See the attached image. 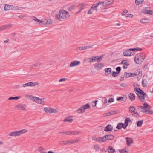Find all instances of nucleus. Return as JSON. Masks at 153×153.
I'll return each instance as SVG.
<instances>
[{
	"mask_svg": "<svg viewBox=\"0 0 153 153\" xmlns=\"http://www.w3.org/2000/svg\"><path fill=\"white\" fill-rule=\"evenodd\" d=\"M134 91L139 98V100L142 102H145L146 101L145 98L147 96L146 94L142 90L139 88H135Z\"/></svg>",
	"mask_w": 153,
	"mask_h": 153,
	"instance_id": "nucleus-1",
	"label": "nucleus"
},
{
	"mask_svg": "<svg viewBox=\"0 0 153 153\" xmlns=\"http://www.w3.org/2000/svg\"><path fill=\"white\" fill-rule=\"evenodd\" d=\"M55 17L57 19L60 21L61 19H65L68 18L70 17V15L68 12L62 10L59 11L58 15H56Z\"/></svg>",
	"mask_w": 153,
	"mask_h": 153,
	"instance_id": "nucleus-2",
	"label": "nucleus"
},
{
	"mask_svg": "<svg viewBox=\"0 0 153 153\" xmlns=\"http://www.w3.org/2000/svg\"><path fill=\"white\" fill-rule=\"evenodd\" d=\"M145 58L144 53H139L137 54L134 57V61L137 64H140Z\"/></svg>",
	"mask_w": 153,
	"mask_h": 153,
	"instance_id": "nucleus-3",
	"label": "nucleus"
},
{
	"mask_svg": "<svg viewBox=\"0 0 153 153\" xmlns=\"http://www.w3.org/2000/svg\"><path fill=\"white\" fill-rule=\"evenodd\" d=\"M142 49L139 48H131L124 51L123 53L125 56H128L133 55L134 53L131 51L134 52L141 51Z\"/></svg>",
	"mask_w": 153,
	"mask_h": 153,
	"instance_id": "nucleus-4",
	"label": "nucleus"
},
{
	"mask_svg": "<svg viewBox=\"0 0 153 153\" xmlns=\"http://www.w3.org/2000/svg\"><path fill=\"white\" fill-rule=\"evenodd\" d=\"M27 131V130L25 129L19 130L18 131H13L9 133V135L10 136L16 137L19 136L23 133Z\"/></svg>",
	"mask_w": 153,
	"mask_h": 153,
	"instance_id": "nucleus-5",
	"label": "nucleus"
},
{
	"mask_svg": "<svg viewBox=\"0 0 153 153\" xmlns=\"http://www.w3.org/2000/svg\"><path fill=\"white\" fill-rule=\"evenodd\" d=\"M43 110L45 112L49 114L52 113H57L59 112L58 110L57 109L49 107L44 108Z\"/></svg>",
	"mask_w": 153,
	"mask_h": 153,
	"instance_id": "nucleus-6",
	"label": "nucleus"
},
{
	"mask_svg": "<svg viewBox=\"0 0 153 153\" xmlns=\"http://www.w3.org/2000/svg\"><path fill=\"white\" fill-rule=\"evenodd\" d=\"M45 99L46 98H40L36 97L34 102L38 104L44 105L45 104Z\"/></svg>",
	"mask_w": 153,
	"mask_h": 153,
	"instance_id": "nucleus-7",
	"label": "nucleus"
},
{
	"mask_svg": "<svg viewBox=\"0 0 153 153\" xmlns=\"http://www.w3.org/2000/svg\"><path fill=\"white\" fill-rule=\"evenodd\" d=\"M135 109L136 108L135 107L130 106L129 108V111L132 115L137 117L139 116V114L137 112L135 111Z\"/></svg>",
	"mask_w": 153,
	"mask_h": 153,
	"instance_id": "nucleus-8",
	"label": "nucleus"
},
{
	"mask_svg": "<svg viewBox=\"0 0 153 153\" xmlns=\"http://www.w3.org/2000/svg\"><path fill=\"white\" fill-rule=\"evenodd\" d=\"M39 84L38 82H36L34 83L32 82H28L26 83L23 84L22 85V87L23 88H25L27 86L33 87Z\"/></svg>",
	"mask_w": 153,
	"mask_h": 153,
	"instance_id": "nucleus-9",
	"label": "nucleus"
},
{
	"mask_svg": "<svg viewBox=\"0 0 153 153\" xmlns=\"http://www.w3.org/2000/svg\"><path fill=\"white\" fill-rule=\"evenodd\" d=\"M80 64V62L79 61H74L71 62L69 64L70 67L71 68L79 65Z\"/></svg>",
	"mask_w": 153,
	"mask_h": 153,
	"instance_id": "nucleus-10",
	"label": "nucleus"
},
{
	"mask_svg": "<svg viewBox=\"0 0 153 153\" xmlns=\"http://www.w3.org/2000/svg\"><path fill=\"white\" fill-rule=\"evenodd\" d=\"M80 140L78 139H76L74 140H73L71 141H62L61 143H79Z\"/></svg>",
	"mask_w": 153,
	"mask_h": 153,
	"instance_id": "nucleus-11",
	"label": "nucleus"
},
{
	"mask_svg": "<svg viewBox=\"0 0 153 153\" xmlns=\"http://www.w3.org/2000/svg\"><path fill=\"white\" fill-rule=\"evenodd\" d=\"M104 66L103 63H102L99 64H95L94 66V68L95 69L97 70H100Z\"/></svg>",
	"mask_w": 153,
	"mask_h": 153,
	"instance_id": "nucleus-12",
	"label": "nucleus"
},
{
	"mask_svg": "<svg viewBox=\"0 0 153 153\" xmlns=\"http://www.w3.org/2000/svg\"><path fill=\"white\" fill-rule=\"evenodd\" d=\"M53 22V20L50 19H45L42 21V23L40 24V25H50Z\"/></svg>",
	"mask_w": 153,
	"mask_h": 153,
	"instance_id": "nucleus-13",
	"label": "nucleus"
},
{
	"mask_svg": "<svg viewBox=\"0 0 153 153\" xmlns=\"http://www.w3.org/2000/svg\"><path fill=\"white\" fill-rule=\"evenodd\" d=\"M102 57V56H101L100 57L97 56H93L91 57L90 58L91 59V62L95 61H97V62H99L101 61Z\"/></svg>",
	"mask_w": 153,
	"mask_h": 153,
	"instance_id": "nucleus-14",
	"label": "nucleus"
},
{
	"mask_svg": "<svg viewBox=\"0 0 153 153\" xmlns=\"http://www.w3.org/2000/svg\"><path fill=\"white\" fill-rule=\"evenodd\" d=\"M114 2V0H111L109 1H105L104 2L103 8H106L107 6L109 5L112 4Z\"/></svg>",
	"mask_w": 153,
	"mask_h": 153,
	"instance_id": "nucleus-15",
	"label": "nucleus"
},
{
	"mask_svg": "<svg viewBox=\"0 0 153 153\" xmlns=\"http://www.w3.org/2000/svg\"><path fill=\"white\" fill-rule=\"evenodd\" d=\"M73 117L72 116H68L64 119L63 121L64 122H68L71 123L73 121Z\"/></svg>",
	"mask_w": 153,
	"mask_h": 153,
	"instance_id": "nucleus-16",
	"label": "nucleus"
},
{
	"mask_svg": "<svg viewBox=\"0 0 153 153\" xmlns=\"http://www.w3.org/2000/svg\"><path fill=\"white\" fill-rule=\"evenodd\" d=\"M25 104H18L15 106V107L19 110H23L25 109Z\"/></svg>",
	"mask_w": 153,
	"mask_h": 153,
	"instance_id": "nucleus-17",
	"label": "nucleus"
},
{
	"mask_svg": "<svg viewBox=\"0 0 153 153\" xmlns=\"http://www.w3.org/2000/svg\"><path fill=\"white\" fill-rule=\"evenodd\" d=\"M112 129V126L111 125H108L105 128L104 131H111Z\"/></svg>",
	"mask_w": 153,
	"mask_h": 153,
	"instance_id": "nucleus-18",
	"label": "nucleus"
},
{
	"mask_svg": "<svg viewBox=\"0 0 153 153\" xmlns=\"http://www.w3.org/2000/svg\"><path fill=\"white\" fill-rule=\"evenodd\" d=\"M125 125L124 124L122 123H119L116 126V128L118 129H121L123 128L124 129H125L126 128H124Z\"/></svg>",
	"mask_w": 153,
	"mask_h": 153,
	"instance_id": "nucleus-19",
	"label": "nucleus"
},
{
	"mask_svg": "<svg viewBox=\"0 0 153 153\" xmlns=\"http://www.w3.org/2000/svg\"><path fill=\"white\" fill-rule=\"evenodd\" d=\"M128 97L131 101H133L135 99V95L134 93H131L129 94Z\"/></svg>",
	"mask_w": 153,
	"mask_h": 153,
	"instance_id": "nucleus-20",
	"label": "nucleus"
},
{
	"mask_svg": "<svg viewBox=\"0 0 153 153\" xmlns=\"http://www.w3.org/2000/svg\"><path fill=\"white\" fill-rule=\"evenodd\" d=\"M36 97L31 95L26 94L25 95L26 98L28 99L32 100L34 101Z\"/></svg>",
	"mask_w": 153,
	"mask_h": 153,
	"instance_id": "nucleus-21",
	"label": "nucleus"
},
{
	"mask_svg": "<svg viewBox=\"0 0 153 153\" xmlns=\"http://www.w3.org/2000/svg\"><path fill=\"white\" fill-rule=\"evenodd\" d=\"M125 121L124 124L125 125L124 128H126L128 125V123L129 122H131V121L129 118H126L125 119Z\"/></svg>",
	"mask_w": 153,
	"mask_h": 153,
	"instance_id": "nucleus-22",
	"label": "nucleus"
},
{
	"mask_svg": "<svg viewBox=\"0 0 153 153\" xmlns=\"http://www.w3.org/2000/svg\"><path fill=\"white\" fill-rule=\"evenodd\" d=\"M105 74L106 75H108L110 74L111 71V68H107L105 69Z\"/></svg>",
	"mask_w": 153,
	"mask_h": 153,
	"instance_id": "nucleus-23",
	"label": "nucleus"
},
{
	"mask_svg": "<svg viewBox=\"0 0 153 153\" xmlns=\"http://www.w3.org/2000/svg\"><path fill=\"white\" fill-rule=\"evenodd\" d=\"M107 150L109 153H114L115 152V149L111 146H109L107 149Z\"/></svg>",
	"mask_w": 153,
	"mask_h": 153,
	"instance_id": "nucleus-24",
	"label": "nucleus"
},
{
	"mask_svg": "<svg viewBox=\"0 0 153 153\" xmlns=\"http://www.w3.org/2000/svg\"><path fill=\"white\" fill-rule=\"evenodd\" d=\"M136 73H137V79L138 80H139L140 79V77H141L142 75V73L141 71H140L139 70H138L136 71Z\"/></svg>",
	"mask_w": 153,
	"mask_h": 153,
	"instance_id": "nucleus-25",
	"label": "nucleus"
},
{
	"mask_svg": "<svg viewBox=\"0 0 153 153\" xmlns=\"http://www.w3.org/2000/svg\"><path fill=\"white\" fill-rule=\"evenodd\" d=\"M142 12L145 14H148L150 15H152L153 12L152 10H143Z\"/></svg>",
	"mask_w": 153,
	"mask_h": 153,
	"instance_id": "nucleus-26",
	"label": "nucleus"
},
{
	"mask_svg": "<svg viewBox=\"0 0 153 153\" xmlns=\"http://www.w3.org/2000/svg\"><path fill=\"white\" fill-rule=\"evenodd\" d=\"M77 113L78 114H80L84 113L85 112V110L82 106L81 107L79 108L76 111Z\"/></svg>",
	"mask_w": 153,
	"mask_h": 153,
	"instance_id": "nucleus-27",
	"label": "nucleus"
},
{
	"mask_svg": "<svg viewBox=\"0 0 153 153\" xmlns=\"http://www.w3.org/2000/svg\"><path fill=\"white\" fill-rule=\"evenodd\" d=\"M147 82L146 79H143L142 81V84L143 87H146L147 85Z\"/></svg>",
	"mask_w": 153,
	"mask_h": 153,
	"instance_id": "nucleus-28",
	"label": "nucleus"
},
{
	"mask_svg": "<svg viewBox=\"0 0 153 153\" xmlns=\"http://www.w3.org/2000/svg\"><path fill=\"white\" fill-rule=\"evenodd\" d=\"M118 150L120 153H128V151L126 148L119 149Z\"/></svg>",
	"mask_w": 153,
	"mask_h": 153,
	"instance_id": "nucleus-29",
	"label": "nucleus"
},
{
	"mask_svg": "<svg viewBox=\"0 0 153 153\" xmlns=\"http://www.w3.org/2000/svg\"><path fill=\"white\" fill-rule=\"evenodd\" d=\"M32 19L33 20H34L36 22H39V24H42V21H40L38 19H37L36 17H35L34 16H32Z\"/></svg>",
	"mask_w": 153,
	"mask_h": 153,
	"instance_id": "nucleus-30",
	"label": "nucleus"
},
{
	"mask_svg": "<svg viewBox=\"0 0 153 153\" xmlns=\"http://www.w3.org/2000/svg\"><path fill=\"white\" fill-rule=\"evenodd\" d=\"M125 139L126 140L127 143H131L133 142V140L131 138L126 137Z\"/></svg>",
	"mask_w": 153,
	"mask_h": 153,
	"instance_id": "nucleus-31",
	"label": "nucleus"
},
{
	"mask_svg": "<svg viewBox=\"0 0 153 153\" xmlns=\"http://www.w3.org/2000/svg\"><path fill=\"white\" fill-rule=\"evenodd\" d=\"M138 109L140 111L144 113L143 111H145V109L144 107L142 106H138L137 107Z\"/></svg>",
	"mask_w": 153,
	"mask_h": 153,
	"instance_id": "nucleus-32",
	"label": "nucleus"
},
{
	"mask_svg": "<svg viewBox=\"0 0 153 153\" xmlns=\"http://www.w3.org/2000/svg\"><path fill=\"white\" fill-rule=\"evenodd\" d=\"M124 75L125 77L128 78L132 76V73L125 72L124 73Z\"/></svg>",
	"mask_w": 153,
	"mask_h": 153,
	"instance_id": "nucleus-33",
	"label": "nucleus"
},
{
	"mask_svg": "<svg viewBox=\"0 0 153 153\" xmlns=\"http://www.w3.org/2000/svg\"><path fill=\"white\" fill-rule=\"evenodd\" d=\"M144 0H135V3L137 5H139L141 4Z\"/></svg>",
	"mask_w": 153,
	"mask_h": 153,
	"instance_id": "nucleus-34",
	"label": "nucleus"
},
{
	"mask_svg": "<svg viewBox=\"0 0 153 153\" xmlns=\"http://www.w3.org/2000/svg\"><path fill=\"white\" fill-rule=\"evenodd\" d=\"M100 4H102L103 6V7L104 2L99 1L98 3H96L95 4H94V7H97Z\"/></svg>",
	"mask_w": 153,
	"mask_h": 153,
	"instance_id": "nucleus-35",
	"label": "nucleus"
},
{
	"mask_svg": "<svg viewBox=\"0 0 153 153\" xmlns=\"http://www.w3.org/2000/svg\"><path fill=\"white\" fill-rule=\"evenodd\" d=\"M92 139L93 140L95 141H96V142H97L101 143V142H100L101 139H100V137H99L98 138H96L95 137H93L92 138Z\"/></svg>",
	"mask_w": 153,
	"mask_h": 153,
	"instance_id": "nucleus-36",
	"label": "nucleus"
},
{
	"mask_svg": "<svg viewBox=\"0 0 153 153\" xmlns=\"http://www.w3.org/2000/svg\"><path fill=\"white\" fill-rule=\"evenodd\" d=\"M108 137V136H105L102 138L100 137V142H104L106 141V140H108L107 139V137Z\"/></svg>",
	"mask_w": 153,
	"mask_h": 153,
	"instance_id": "nucleus-37",
	"label": "nucleus"
},
{
	"mask_svg": "<svg viewBox=\"0 0 153 153\" xmlns=\"http://www.w3.org/2000/svg\"><path fill=\"white\" fill-rule=\"evenodd\" d=\"M143 112L149 114H153V111L150 110H147L146 109L144 111H143Z\"/></svg>",
	"mask_w": 153,
	"mask_h": 153,
	"instance_id": "nucleus-38",
	"label": "nucleus"
},
{
	"mask_svg": "<svg viewBox=\"0 0 153 153\" xmlns=\"http://www.w3.org/2000/svg\"><path fill=\"white\" fill-rule=\"evenodd\" d=\"M143 105V107H144L145 110L146 109V108L149 109L150 108V107L149 106V105L146 102L144 103Z\"/></svg>",
	"mask_w": 153,
	"mask_h": 153,
	"instance_id": "nucleus-39",
	"label": "nucleus"
},
{
	"mask_svg": "<svg viewBox=\"0 0 153 153\" xmlns=\"http://www.w3.org/2000/svg\"><path fill=\"white\" fill-rule=\"evenodd\" d=\"M149 20L146 18H144L140 20V22L142 23H145L148 22Z\"/></svg>",
	"mask_w": 153,
	"mask_h": 153,
	"instance_id": "nucleus-40",
	"label": "nucleus"
},
{
	"mask_svg": "<svg viewBox=\"0 0 153 153\" xmlns=\"http://www.w3.org/2000/svg\"><path fill=\"white\" fill-rule=\"evenodd\" d=\"M13 25L11 24H8L4 25L6 30L10 28Z\"/></svg>",
	"mask_w": 153,
	"mask_h": 153,
	"instance_id": "nucleus-41",
	"label": "nucleus"
},
{
	"mask_svg": "<svg viewBox=\"0 0 153 153\" xmlns=\"http://www.w3.org/2000/svg\"><path fill=\"white\" fill-rule=\"evenodd\" d=\"M81 133V132L80 131H71V135H74V134H79Z\"/></svg>",
	"mask_w": 153,
	"mask_h": 153,
	"instance_id": "nucleus-42",
	"label": "nucleus"
},
{
	"mask_svg": "<svg viewBox=\"0 0 153 153\" xmlns=\"http://www.w3.org/2000/svg\"><path fill=\"white\" fill-rule=\"evenodd\" d=\"M84 110L85 111V110L89 108V105L88 104H86L85 105H83L82 106Z\"/></svg>",
	"mask_w": 153,
	"mask_h": 153,
	"instance_id": "nucleus-43",
	"label": "nucleus"
},
{
	"mask_svg": "<svg viewBox=\"0 0 153 153\" xmlns=\"http://www.w3.org/2000/svg\"><path fill=\"white\" fill-rule=\"evenodd\" d=\"M21 97H20L16 96L13 97H10L8 98V99L9 100H17L19 99Z\"/></svg>",
	"mask_w": 153,
	"mask_h": 153,
	"instance_id": "nucleus-44",
	"label": "nucleus"
},
{
	"mask_svg": "<svg viewBox=\"0 0 153 153\" xmlns=\"http://www.w3.org/2000/svg\"><path fill=\"white\" fill-rule=\"evenodd\" d=\"M143 121V120H140L137 122V125L138 127H140L141 126Z\"/></svg>",
	"mask_w": 153,
	"mask_h": 153,
	"instance_id": "nucleus-45",
	"label": "nucleus"
},
{
	"mask_svg": "<svg viewBox=\"0 0 153 153\" xmlns=\"http://www.w3.org/2000/svg\"><path fill=\"white\" fill-rule=\"evenodd\" d=\"M106 136H108V137H107L108 140H111L114 138V136L111 134L107 135H106Z\"/></svg>",
	"mask_w": 153,
	"mask_h": 153,
	"instance_id": "nucleus-46",
	"label": "nucleus"
},
{
	"mask_svg": "<svg viewBox=\"0 0 153 153\" xmlns=\"http://www.w3.org/2000/svg\"><path fill=\"white\" fill-rule=\"evenodd\" d=\"M10 5L5 4L4 7V10H8L10 9Z\"/></svg>",
	"mask_w": 153,
	"mask_h": 153,
	"instance_id": "nucleus-47",
	"label": "nucleus"
},
{
	"mask_svg": "<svg viewBox=\"0 0 153 153\" xmlns=\"http://www.w3.org/2000/svg\"><path fill=\"white\" fill-rule=\"evenodd\" d=\"M59 133L64 134H66L67 135H71V132H67L65 131L64 132H60Z\"/></svg>",
	"mask_w": 153,
	"mask_h": 153,
	"instance_id": "nucleus-48",
	"label": "nucleus"
},
{
	"mask_svg": "<svg viewBox=\"0 0 153 153\" xmlns=\"http://www.w3.org/2000/svg\"><path fill=\"white\" fill-rule=\"evenodd\" d=\"M84 61H85L86 62L88 63L92 62L91 59L90 58L86 59L84 60Z\"/></svg>",
	"mask_w": 153,
	"mask_h": 153,
	"instance_id": "nucleus-49",
	"label": "nucleus"
},
{
	"mask_svg": "<svg viewBox=\"0 0 153 153\" xmlns=\"http://www.w3.org/2000/svg\"><path fill=\"white\" fill-rule=\"evenodd\" d=\"M125 16L126 17L132 18L134 16L132 14H128L126 15Z\"/></svg>",
	"mask_w": 153,
	"mask_h": 153,
	"instance_id": "nucleus-50",
	"label": "nucleus"
},
{
	"mask_svg": "<svg viewBox=\"0 0 153 153\" xmlns=\"http://www.w3.org/2000/svg\"><path fill=\"white\" fill-rule=\"evenodd\" d=\"M38 150L40 152H42L44 151V149L42 146H40L38 148Z\"/></svg>",
	"mask_w": 153,
	"mask_h": 153,
	"instance_id": "nucleus-51",
	"label": "nucleus"
},
{
	"mask_svg": "<svg viewBox=\"0 0 153 153\" xmlns=\"http://www.w3.org/2000/svg\"><path fill=\"white\" fill-rule=\"evenodd\" d=\"M116 70L118 74H119L121 71V68L120 67H117L116 68Z\"/></svg>",
	"mask_w": 153,
	"mask_h": 153,
	"instance_id": "nucleus-52",
	"label": "nucleus"
},
{
	"mask_svg": "<svg viewBox=\"0 0 153 153\" xmlns=\"http://www.w3.org/2000/svg\"><path fill=\"white\" fill-rule=\"evenodd\" d=\"M94 149H95L96 151L98 150L99 149V147L98 145L96 144L94 146Z\"/></svg>",
	"mask_w": 153,
	"mask_h": 153,
	"instance_id": "nucleus-53",
	"label": "nucleus"
},
{
	"mask_svg": "<svg viewBox=\"0 0 153 153\" xmlns=\"http://www.w3.org/2000/svg\"><path fill=\"white\" fill-rule=\"evenodd\" d=\"M121 63L124 65L129 64L127 62L126 60H124L121 62Z\"/></svg>",
	"mask_w": 153,
	"mask_h": 153,
	"instance_id": "nucleus-54",
	"label": "nucleus"
},
{
	"mask_svg": "<svg viewBox=\"0 0 153 153\" xmlns=\"http://www.w3.org/2000/svg\"><path fill=\"white\" fill-rule=\"evenodd\" d=\"M6 30L4 25L1 26L0 27V31H2L3 30Z\"/></svg>",
	"mask_w": 153,
	"mask_h": 153,
	"instance_id": "nucleus-55",
	"label": "nucleus"
},
{
	"mask_svg": "<svg viewBox=\"0 0 153 153\" xmlns=\"http://www.w3.org/2000/svg\"><path fill=\"white\" fill-rule=\"evenodd\" d=\"M114 98H110L108 100V102L109 103H111L113 102Z\"/></svg>",
	"mask_w": 153,
	"mask_h": 153,
	"instance_id": "nucleus-56",
	"label": "nucleus"
},
{
	"mask_svg": "<svg viewBox=\"0 0 153 153\" xmlns=\"http://www.w3.org/2000/svg\"><path fill=\"white\" fill-rule=\"evenodd\" d=\"M92 47V45L85 46H84V49H88L91 48Z\"/></svg>",
	"mask_w": 153,
	"mask_h": 153,
	"instance_id": "nucleus-57",
	"label": "nucleus"
},
{
	"mask_svg": "<svg viewBox=\"0 0 153 153\" xmlns=\"http://www.w3.org/2000/svg\"><path fill=\"white\" fill-rule=\"evenodd\" d=\"M94 4L91 7V10H95L96 11H97V7H94Z\"/></svg>",
	"mask_w": 153,
	"mask_h": 153,
	"instance_id": "nucleus-58",
	"label": "nucleus"
},
{
	"mask_svg": "<svg viewBox=\"0 0 153 153\" xmlns=\"http://www.w3.org/2000/svg\"><path fill=\"white\" fill-rule=\"evenodd\" d=\"M98 102V100H96L95 101L93 102H92V105H93V107H95L96 105L97 102Z\"/></svg>",
	"mask_w": 153,
	"mask_h": 153,
	"instance_id": "nucleus-59",
	"label": "nucleus"
},
{
	"mask_svg": "<svg viewBox=\"0 0 153 153\" xmlns=\"http://www.w3.org/2000/svg\"><path fill=\"white\" fill-rule=\"evenodd\" d=\"M118 74V73H117V72H113V74H112V75L113 76L115 77L116 76H117Z\"/></svg>",
	"mask_w": 153,
	"mask_h": 153,
	"instance_id": "nucleus-60",
	"label": "nucleus"
},
{
	"mask_svg": "<svg viewBox=\"0 0 153 153\" xmlns=\"http://www.w3.org/2000/svg\"><path fill=\"white\" fill-rule=\"evenodd\" d=\"M120 85V86L123 87H126L127 86V84H126V83H123L121 84Z\"/></svg>",
	"mask_w": 153,
	"mask_h": 153,
	"instance_id": "nucleus-61",
	"label": "nucleus"
},
{
	"mask_svg": "<svg viewBox=\"0 0 153 153\" xmlns=\"http://www.w3.org/2000/svg\"><path fill=\"white\" fill-rule=\"evenodd\" d=\"M67 79L66 78H62L59 80V82H60L62 81H65Z\"/></svg>",
	"mask_w": 153,
	"mask_h": 153,
	"instance_id": "nucleus-62",
	"label": "nucleus"
},
{
	"mask_svg": "<svg viewBox=\"0 0 153 153\" xmlns=\"http://www.w3.org/2000/svg\"><path fill=\"white\" fill-rule=\"evenodd\" d=\"M128 11L126 10H124L123 12V13L122 14V15H124L126 14V13H128Z\"/></svg>",
	"mask_w": 153,
	"mask_h": 153,
	"instance_id": "nucleus-63",
	"label": "nucleus"
},
{
	"mask_svg": "<svg viewBox=\"0 0 153 153\" xmlns=\"http://www.w3.org/2000/svg\"><path fill=\"white\" fill-rule=\"evenodd\" d=\"M129 65V64L124 65L123 66V68L124 69H126L127 68L128 66Z\"/></svg>",
	"mask_w": 153,
	"mask_h": 153,
	"instance_id": "nucleus-64",
	"label": "nucleus"
}]
</instances>
